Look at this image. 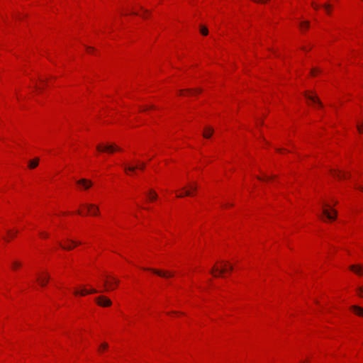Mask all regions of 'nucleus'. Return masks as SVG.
I'll return each instance as SVG.
<instances>
[{"instance_id":"6ab92c4d","label":"nucleus","mask_w":363,"mask_h":363,"mask_svg":"<svg viewBox=\"0 0 363 363\" xmlns=\"http://www.w3.org/2000/svg\"><path fill=\"white\" fill-rule=\"evenodd\" d=\"M157 194H156V192L154 191L153 190H150V191L149 192V194H148V199L150 201H154L157 199Z\"/></svg>"},{"instance_id":"2eb2a0df","label":"nucleus","mask_w":363,"mask_h":363,"mask_svg":"<svg viewBox=\"0 0 363 363\" xmlns=\"http://www.w3.org/2000/svg\"><path fill=\"white\" fill-rule=\"evenodd\" d=\"M213 133V129L211 127H206L203 133V136L205 138H209Z\"/></svg>"},{"instance_id":"412c9836","label":"nucleus","mask_w":363,"mask_h":363,"mask_svg":"<svg viewBox=\"0 0 363 363\" xmlns=\"http://www.w3.org/2000/svg\"><path fill=\"white\" fill-rule=\"evenodd\" d=\"M310 23L309 21H303L300 23V28L301 29H303V28H309Z\"/></svg>"},{"instance_id":"423d86ee","label":"nucleus","mask_w":363,"mask_h":363,"mask_svg":"<svg viewBox=\"0 0 363 363\" xmlns=\"http://www.w3.org/2000/svg\"><path fill=\"white\" fill-rule=\"evenodd\" d=\"M145 167V163L142 162L139 166H128L127 164L124 165V170L125 172H132L135 173V170L138 168L141 170L144 169Z\"/></svg>"},{"instance_id":"2f4dec72","label":"nucleus","mask_w":363,"mask_h":363,"mask_svg":"<svg viewBox=\"0 0 363 363\" xmlns=\"http://www.w3.org/2000/svg\"><path fill=\"white\" fill-rule=\"evenodd\" d=\"M69 242H72L73 245H80V244H81V242H76V241L71 240H69Z\"/></svg>"},{"instance_id":"aec40b11","label":"nucleus","mask_w":363,"mask_h":363,"mask_svg":"<svg viewBox=\"0 0 363 363\" xmlns=\"http://www.w3.org/2000/svg\"><path fill=\"white\" fill-rule=\"evenodd\" d=\"M200 32L203 35H207L208 33V30L206 26H201L200 28Z\"/></svg>"},{"instance_id":"c85d7f7f","label":"nucleus","mask_w":363,"mask_h":363,"mask_svg":"<svg viewBox=\"0 0 363 363\" xmlns=\"http://www.w3.org/2000/svg\"><path fill=\"white\" fill-rule=\"evenodd\" d=\"M111 145H113L114 151H121V149L120 147H118V146H116L114 144H111Z\"/></svg>"},{"instance_id":"1a4fd4ad","label":"nucleus","mask_w":363,"mask_h":363,"mask_svg":"<svg viewBox=\"0 0 363 363\" xmlns=\"http://www.w3.org/2000/svg\"><path fill=\"white\" fill-rule=\"evenodd\" d=\"M99 291L95 289H90V290H86L85 289H83L80 291L79 290H75L74 291V294L76 295V296H78V295H80V296H84L86 294H96V293H98Z\"/></svg>"},{"instance_id":"37998d69","label":"nucleus","mask_w":363,"mask_h":363,"mask_svg":"<svg viewBox=\"0 0 363 363\" xmlns=\"http://www.w3.org/2000/svg\"><path fill=\"white\" fill-rule=\"evenodd\" d=\"M363 1V0H362Z\"/></svg>"},{"instance_id":"cd10ccee","label":"nucleus","mask_w":363,"mask_h":363,"mask_svg":"<svg viewBox=\"0 0 363 363\" xmlns=\"http://www.w3.org/2000/svg\"><path fill=\"white\" fill-rule=\"evenodd\" d=\"M60 245L65 250H70L72 249V246L71 245H67V246H65V245H62L61 243H59Z\"/></svg>"},{"instance_id":"f704fd0d","label":"nucleus","mask_w":363,"mask_h":363,"mask_svg":"<svg viewBox=\"0 0 363 363\" xmlns=\"http://www.w3.org/2000/svg\"><path fill=\"white\" fill-rule=\"evenodd\" d=\"M86 50H87V51H88V52H90V51L93 50H94V48H91V47H87V48H86Z\"/></svg>"},{"instance_id":"79ce46f5","label":"nucleus","mask_w":363,"mask_h":363,"mask_svg":"<svg viewBox=\"0 0 363 363\" xmlns=\"http://www.w3.org/2000/svg\"><path fill=\"white\" fill-rule=\"evenodd\" d=\"M360 189L363 191V187H361Z\"/></svg>"},{"instance_id":"ddd939ff","label":"nucleus","mask_w":363,"mask_h":363,"mask_svg":"<svg viewBox=\"0 0 363 363\" xmlns=\"http://www.w3.org/2000/svg\"><path fill=\"white\" fill-rule=\"evenodd\" d=\"M77 184L82 186L85 189H88L92 185V183L91 181H89L85 179H80V180L77 181Z\"/></svg>"},{"instance_id":"6e6552de","label":"nucleus","mask_w":363,"mask_h":363,"mask_svg":"<svg viewBox=\"0 0 363 363\" xmlns=\"http://www.w3.org/2000/svg\"><path fill=\"white\" fill-rule=\"evenodd\" d=\"M85 206L88 209V212L93 216H97L99 212V207L96 206L95 204H86Z\"/></svg>"},{"instance_id":"4468645a","label":"nucleus","mask_w":363,"mask_h":363,"mask_svg":"<svg viewBox=\"0 0 363 363\" xmlns=\"http://www.w3.org/2000/svg\"><path fill=\"white\" fill-rule=\"evenodd\" d=\"M350 309L352 310L355 314L363 317V308L354 305V306H352L350 307Z\"/></svg>"},{"instance_id":"e433bc0d","label":"nucleus","mask_w":363,"mask_h":363,"mask_svg":"<svg viewBox=\"0 0 363 363\" xmlns=\"http://www.w3.org/2000/svg\"><path fill=\"white\" fill-rule=\"evenodd\" d=\"M41 235H43V237L45 238H47L48 237V234L47 233H40Z\"/></svg>"},{"instance_id":"f8f14e48","label":"nucleus","mask_w":363,"mask_h":363,"mask_svg":"<svg viewBox=\"0 0 363 363\" xmlns=\"http://www.w3.org/2000/svg\"><path fill=\"white\" fill-rule=\"evenodd\" d=\"M305 96L310 101H311L314 104H317L320 107H323V104L320 101V99L316 96L310 95L307 93H305Z\"/></svg>"},{"instance_id":"393cba45","label":"nucleus","mask_w":363,"mask_h":363,"mask_svg":"<svg viewBox=\"0 0 363 363\" xmlns=\"http://www.w3.org/2000/svg\"><path fill=\"white\" fill-rule=\"evenodd\" d=\"M21 263L19 262H17V261H14L13 263H12V267L13 269H16L18 267L21 266Z\"/></svg>"},{"instance_id":"20e7f679","label":"nucleus","mask_w":363,"mask_h":363,"mask_svg":"<svg viewBox=\"0 0 363 363\" xmlns=\"http://www.w3.org/2000/svg\"><path fill=\"white\" fill-rule=\"evenodd\" d=\"M223 267L222 269H219L216 267V266H213L212 268L211 272L215 276L218 277L219 275L223 274L228 269H227V262H223Z\"/></svg>"},{"instance_id":"72a5a7b5","label":"nucleus","mask_w":363,"mask_h":363,"mask_svg":"<svg viewBox=\"0 0 363 363\" xmlns=\"http://www.w3.org/2000/svg\"><path fill=\"white\" fill-rule=\"evenodd\" d=\"M315 72H318V70H317L316 69H313L311 70V74H312V75H315Z\"/></svg>"},{"instance_id":"a878e982","label":"nucleus","mask_w":363,"mask_h":363,"mask_svg":"<svg viewBox=\"0 0 363 363\" xmlns=\"http://www.w3.org/2000/svg\"><path fill=\"white\" fill-rule=\"evenodd\" d=\"M358 294L359 296L363 297V286L357 288Z\"/></svg>"},{"instance_id":"7ed1b4c3","label":"nucleus","mask_w":363,"mask_h":363,"mask_svg":"<svg viewBox=\"0 0 363 363\" xmlns=\"http://www.w3.org/2000/svg\"><path fill=\"white\" fill-rule=\"evenodd\" d=\"M189 189H186V187H184L182 189L184 192L182 194L177 195V197L182 198L184 196H191L192 193L195 192L198 189L196 184H191L189 186Z\"/></svg>"},{"instance_id":"7c9ffc66","label":"nucleus","mask_w":363,"mask_h":363,"mask_svg":"<svg viewBox=\"0 0 363 363\" xmlns=\"http://www.w3.org/2000/svg\"><path fill=\"white\" fill-rule=\"evenodd\" d=\"M184 91V90H180V91H179L180 94H182ZM185 91H187V92L191 93V92H192V91H193V90H192V89H185Z\"/></svg>"},{"instance_id":"dca6fc26","label":"nucleus","mask_w":363,"mask_h":363,"mask_svg":"<svg viewBox=\"0 0 363 363\" xmlns=\"http://www.w3.org/2000/svg\"><path fill=\"white\" fill-rule=\"evenodd\" d=\"M49 279H50V277L47 274L45 277H38V281L39 282L40 286H44L48 283Z\"/></svg>"},{"instance_id":"4c0bfd02","label":"nucleus","mask_w":363,"mask_h":363,"mask_svg":"<svg viewBox=\"0 0 363 363\" xmlns=\"http://www.w3.org/2000/svg\"><path fill=\"white\" fill-rule=\"evenodd\" d=\"M195 91L197 93H201L202 91V90L201 89H196Z\"/></svg>"},{"instance_id":"a19ab883","label":"nucleus","mask_w":363,"mask_h":363,"mask_svg":"<svg viewBox=\"0 0 363 363\" xmlns=\"http://www.w3.org/2000/svg\"><path fill=\"white\" fill-rule=\"evenodd\" d=\"M150 108H154V106H150Z\"/></svg>"},{"instance_id":"ea45409f","label":"nucleus","mask_w":363,"mask_h":363,"mask_svg":"<svg viewBox=\"0 0 363 363\" xmlns=\"http://www.w3.org/2000/svg\"><path fill=\"white\" fill-rule=\"evenodd\" d=\"M257 178H258V179H259V180H262V178H261V177H258Z\"/></svg>"},{"instance_id":"9b49d317","label":"nucleus","mask_w":363,"mask_h":363,"mask_svg":"<svg viewBox=\"0 0 363 363\" xmlns=\"http://www.w3.org/2000/svg\"><path fill=\"white\" fill-rule=\"evenodd\" d=\"M96 150L99 152H113L114 150H113V145H99L96 146Z\"/></svg>"},{"instance_id":"bb28decb","label":"nucleus","mask_w":363,"mask_h":363,"mask_svg":"<svg viewBox=\"0 0 363 363\" xmlns=\"http://www.w3.org/2000/svg\"><path fill=\"white\" fill-rule=\"evenodd\" d=\"M108 344H107V343H106V342H104V343H102V344L100 345L99 350H102V349H103V350H106V349H107V348H108Z\"/></svg>"},{"instance_id":"9d476101","label":"nucleus","mask_w":363,"mask_h":363,"mask_svg":"<svg viewBox=\"0 0 363 363\" xmlns=\"http://www.w3.org/2000/svg\"><path fill=\"white\" fill-rule=\"evenodd\" d=\"M331 174L333 177H335L339 179H347L349 177L347 176V173L342 172L341 171L336 169L331 170Z\"/></svg>"},{"instance_id":"a211bd4d","label":"nucleus","mask_w":363,"mask_h":363,"mask_svg":"<svg viewBox=\"0 0 363 363\" xmlns=\"http://www.w3.org/2000/svg\"><path fill=\"white\" fill-rule=\"evenodd\" d=\"M350 269L357 274H362V267L358 265H351Z\"/></svg>"},{"instance_id":"39448f33","label":"nucleus","mask_w":363,"mask_h":363,"mask_svg":"<svg viewBox=\"0 0 363 363\" xmlns=\"http://www.w3.org/2000/svg\"><path fill=\"white\" fill-rule=\"evenodd\" d=\"M145 269L147 270V271H150V272H153L154 274H155L160 277H164V278H167V277H170L173 276L172 273L167 272V271H162V270H158V269H151V268H146Z\"/></svg>"},{"instance_id":"c756f323","label":"nucleus","mask_w":363,"mask_h":363,"mask_svg":"<svg viewBox=\"0 0 363 363\" xmlns=\"http://www.w3.org/2000/svg\"><path fill=\"white\" fill-rule=\"evenodd\" d=\"M227 269L229 271H232L233 269V266L228 263Z\"/></svg>"},{"instance_id":"f3484780","label":"nucleus","mask_w":363,"mask_h":363,"mask_svg":"<svg viewBox=\"0 0 363 363\" xmlns=\"http://www.w3.org/2000/svg\"><path fill=\"white\" fill-rule=\"evenodd\" d=\"M39 159L35 158L33 160L29 161L28 167L30 169H34L38 165Z\"/></svg>"},{"instance_id":"f03ea898","label":"nucleus","mask_w":363,"mask_h":363,"mask_svg":"<svg viewBox=\"0 0 363 363\" xmlns=\"http://www.w3.org/2000/svg\"><path fill=\"white\" fill-rule=\"evenodd\" d=\"M97 304L102 307H108L112 304L111 301L104 296H99L95 298Z\"/></svg>"},{"instance_id":"58836bf2","label":"nucleus","mask_w":363,"mask_h":363,"mask_svg":"<svg viewBox=\"0 0 363 363\" xmlns=\"http://www.w3.org/2000/svg\"><path fill=\"white\" fill-rule=\"evenodd\" d=\"M144 12H145V13H148L149 11H148L147 10H146V9H145V10H144Z\"/></svg>"},{"instance_id":"c9c22d12","label":"nucleus","mask_w":363,"mask_h":363,"mask_svg":"<svg viewBox=\"0 0 363 363\" xmlns=\"http://www.w3.org/2000/svg\"><path fill=\"white\" fill-rule=\"evenodd\" d=\"M273 177H268V176H264V179L266 180H269L271 178H272Z\"/></svg>"},{"instance_id":"5701e85b","label":"nucleus","mask_w":363,"mask_h":363,"mask_svg":"<svg viewBox=\"0 0 363 363\" xmlns=\"http://www.w3.org/2000/svg\"><path fill=\"white\" fill-rule=\"evenodd\" d=\"M357 129L360 133H363V123L357 124Z\"/></svg>"},{"instance_id":"4be33fe9","label":"nucleus","mask_w":363,"mask_h":363,"mask_svg":"<svg viewBox=\"0 0 363 363\" xmlns=\"http://www.w3.org/2000/svg\"><path fill=\"white\" fill-rule=\"evenodd\" d=\"M323 6L328 14L330 13V9L332 6L330 4L326 3Z\"/></svg>"},{"instance_id":"b1692460","label":"nucleus","mask_w":363,"mask_h":363,"mask_svg":"<svg viewBox=\"0 0 363 363\" xmlns=\"http://www.w3.org/2000/svg\"><path fill=\"white\" fill-rule=\"evenodd\" d=\"M17 233H18V231H15V232H13L12 230H8V231H7L8 235H9L11 238H14V237L16 235Z\"/></svg>"},{"instance_id":"f257e3e1","label":"nucleus","mask_w":363,"mask_h":363,"mask_svg":"<svg viewBox=\"0 0 363 363\" xmlns=\"http://www.w3.org/2000/svg\"><path fill=\"white\" fill-rule=\"evenodd\" d=\"M322 213L324 216H325L328 220H334L337 216V211L331 208L330 205L328 203H323V208L322 209Z\"/></svg>"},{"instance_id":"473e14b6","label":"nucleus","mask_w":363,"mask_h":363,"mask_svg":"<svg viewBox=\"0 0 363 363\" xmlns=\"http://www.w3.org/2000/svg\"><path fill=\"white\" fill-rule=\"evenodd\" d=\"M312 6H313V8L315 10L318 9V8H319V6L318 4H315L314 2L312 3Z\"/></svg>"},{"instance_id":"0eeeda50","label":"nucleus","mask_w":363,"mask_h":363,"mask_svg":"<svg viewBox=\"0 0 363 363\" xmlns=\"http://www.w3.org/2000/svg\"><path fill=\"white\" fill-rule=\"evenodd\" d=\"M111 279V281H104V285L106 287V291L114 289L115 286L119 283V281L113 277Z\"/></svg>"}]
</instances>
